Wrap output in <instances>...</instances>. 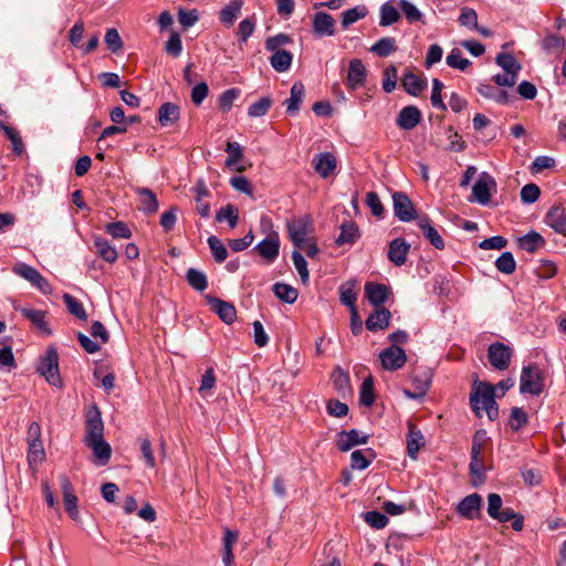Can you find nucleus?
<instances>
[{"instance_id": "nucleus-1", "label": "nucleus", "mask_w": 566, "mask_h": 566, "mask_svg": "<svg viewBox=\"0 0 566 566\" xmlns=\"http://www.w3.org/2000/svg\"><path fill=\"white\" fill-rule=\"evenodd\" d=\"M513 386L514 379L512 378L501 380L495 387L488 382L475 381L470 394V405L475 416L482 417V412L485 411L490 420H495L499 417L495 390L499 389L503 396Z\"/></svg>"}, {"instance_id": "nucleus-2", "label": "nucleus", "mask_w": 566, "mask_h": 566, "mask_svg": "<svg viewBox=\"0 0 566 566\" xmlns=\"http://www.w3.org/2000/svg\"><path fill=\"white\" fill-rule=\"evenodd\" d=\"M544 389V379L542 371L535 366H524L521 371L520 391L539 396Z\"/></svg>"}, {"instance_id": "nucleus-3", "label": "nucleus", "mask_w": 566, "mask_h": 566, "mask_svg": "<svg viewBox=\"0 0 566 566\" xmlns=\"http://www.w3.org/2000/svg\"><path fill=\"white\" fill-rule=\"evenodd\" d=\"M36 369L45 377L50 385L54 387L62 386V379L59 373V355L54 348L48 349L45 356L40 359Z\"/></svg>"}, {"instance_id": "nucleus-4", "label": "nucleus", "mask_w": 566, "mask_h": 566, "mask_svg": "<svg viewBox=\"0 0 566 566\" xmlns=\"http://www.w3.org/2000/svg\"><path fill=\"white\" fill-rule=\"evenodd\" d=\"M14 274L28 281L32 286L38 289L43 294H50L52 292L51 284L49 281L33 266L18 262L12 268Z\"/></svg>"}, {"instance_id": "nucleus-5", "label": "nucleus", "mask_w": 566, "mask_h": 566, "mask_svg": "<svg viewBox=\"0 0 566 566\" xmlns=\"http://www.w3.org/2000/svg\"><path fill=\"white\" fill-rule=\"evenodd\" d=\"M496 189V181L489 172H481L475 184L472 186L471 202H478L481 206H488L491 199V191Z\"/></svg>"}, {"instance_id": "nucleus-6", "label": "nucleus", "mask_w": 566, "mask_h": 566, "mask_svg": "<svg viewBox=\"0 0 566 566\" xmlns=\"http://www.w3.org/2000/svg\"><path fill=\"white\" fill-rule=\"evenodd\" d=\"M513 352L510 346L504 343H493L488 348V358L491 366L496 370H505L509 368Z\"/></svg>"}, {"instance_id": "nucleus-7", "label": "nucleus", "mask_w": 566, "mask_h": 566, "mask_svg": "<svg viewBox=\"0 0 566 566\" xmlns=\"http://www.w3.org/2000/svg\"><path fill=\"white\" fill-rule=\"evenodd\" d=\"M379 359L384 369L394 371L406 364L407 356L400 346L391 345L380 352Z\"/></svg>"}, {"instance_id": "nucleus-8", "label": "nucleus", "mask_w": 566, "mask_h": 566, "mask_svg": "<svg viewBox=\"0 0 566 566\" xmlns=\"http://www.w3.org/2000/svg\"><path fill=\"white\" fill-rule=\"evenodd\" d=\"M394 213L402 222L411 221L416 216L415 207L409 197L403 192L392 195Z\"/></svg>"}, {"instance_id": "nucleus-9", "label": "nucleus", "mask_w": 566, "mask_h": 566, "mask_svg": "<svg viewBox=\"0 0 566 566\" xmlns=\"http://www.w3.org/2000/svg\"><path fill=\"white\" fill-rule=\"evenodd\" d=\"M367 77V70L365 64L359 59H353L349 61L346 85L349 90H357L365 85Z\"/></svg>"}, {"instance_id": "nucleus-10", "label": "nucleus", "mask_w": 566, "mask_h": 566, "mask_svg": "<svg viewBox=\"0 0 566 566\" xmlns=\"http://www.w3.org/2000/svg\"><path fill=\"white\" fill-rule=\"evenodd\" d=\"M312 25L314 33L319 38L333 36L336 33L335 19L324 11L314 14Z\"/></svg>"}, {"instance_id": "nucleus-11", "label": "nucleus", "mask_w": 566, "mask_h": 566, "mask_svg": "<svg viewBox=\"0 0 566 566\" xmlns=\"http://www.w3.org/2000/svg\"><path fill=\"white\" fill-rule=\"evenodd\" d=\"M104 438V424L101 417V412L97 407H93L86 419V436L85 442L103 439Z\"/></svg>"}, {"instance_id": "nucleus-12", "label": "nucleus", "mask_w": 566, "mask_h": 566, "mask_svg": "<svg viewBox=\"0 0 566 566\" xmlns=\"http://www.w3.org/2000/svg\"><path fill=\"white\" fill-rule=\"evenodd\" d=\"M308 228L310 220L307 218H302L287 222L289 235L293 244L296 247V249H301L305 243L306 235L308 233Z\"/></svg>"}, {"instance_id": "nucleus-13", "label": "nucleus", "mask_w": 566, "mask_h": 566, "mask_svg": "<svg viewBox=\"0 0 566 566\" xmlns=\"http://www.w3.org/2000/svg\"><path fill=\"white\" fill-rule=\"evenodd\" d=\"M206 298L212 311L220 317L222 322L226 324H231L235 321L237 310L231 303L209 295H207Z\"/></svg>"}, {"instance_id": "nucleus-14", "label": "nucleus", "mask_w": 566, "mask_h": 566, "mask_svg": "<svg viewBox=\"0 0 566 566\" xmlns=\"http://www.w3.org/2000/svg\"><path fill=\"white\" fill-rule=\"evenodd\" d=\"M482 496L478 493H472L465 496L458 504V512L465 518L474 520L480 516V511L482 506Z\"/></svg>"}, {"instance_id": "nucleus-15", "label": "nucleus", "mask_w": 566, "mask_h": 566, "mask_svg": "<svg viewBox=\"0 0 566 566\" xmlns=\"http://www.w3.org/2000/svg\"><path fill=\"white\" fill-rule=\"evenodd\" d=\"M93 452V463L98 467L106 465L112 455L109 443L103 438L85 442Z\"/></svg>"}, {"instance_id": "nucleus-16", "label": "nucleus", "mask_w": 566, "mask_h": 566, "mask_svg": "<svg viewBox=\"0 0 566 566\" xmlns=\"http://www.w3.org/2000/svg\"><path fill=\"white\" fill-rule=\"evenodd\" d=\"M367 441H368V434H366L361 431H358L356 429H352L349 431L339 432L338 440H337V447L340 451L347 452L356 446L367 443Z\"/></svg>"}, {"instance_id": "nucleus-17", "label": "nucleus", "mask_w": 566, "mask_h": 566, "mask_svg": "<svg viewBox=\"0 0 566 566\" xmlns=\"http://www.w3.org/2000/svg\"><path fill=\"white\" fill-rule=\"evenodd\" d=\"M254 250L269 263H273L280 252V241L277 234L270 235L259 242Z\"/></svg>"}, {"instance_id": "nucleus-18", "label": "nucleus", "mask_w": 566, "mask_h": 566, "mask_svg": "<svg viewBox=\"0 0 566 566\" xmlns=\"http://www.w3.org/2000/svg\"><path fill=\"white\" fill-rule=\"evenodd\" d=\"M410 244L402 238L394 239L388 247L387 256L390 262L397 266H401L406 263Z\"/></svg>"}, {"instance_id": "nucleus-19", "label": "nucleus", "mask_w": 566, "mask_h": 566, "mask_svg": "<svg viewBox=\"0 0 566 566\" xmlns=\"http://www.w3.org/2000/svg\"><path fill=\"white\" fill-rule=\"evenodd\" d=\"M545 223L559 234H566V211L560 206L552 207L545 216Z\"/></svg>"}, {"instance_id": "nucleus-20", "label": "nucleus", "mask_w": 566, "mask_h": 566, "mask_svg": "<svg viewBox=\"0 0 566 566\" xmlns=\"http://www.w3.org/2000/svg\"><path fill=\"white\" fill-rule=\"evenodd\" d=\"M421 119V112L416 106L403 107L397 117V125L401 129L410 130L415 128Z\"/></svg>"}, {"instance_id": "nucleus-21", "label": "nucleus", "mask_w": 566, "mask_h": 566, "mask_svg": "<svg viewBox=\"0 0 566 566\" xmlns=\"http://www.w3.org/2000/svg\"><path fill=\"white\" fill-rule=\"evenodd\" d=\"M315 171L322 177L327 178L336 169V158L331 153H321L313 159Z\"/></svg>"}, {"instance_id": "nucleus-22", "label": "nucleus", "mask_w": 566, "mask_h": 566, "mask_svg": "<svg viewBox=\"0 0 566 566\" xmlns=\"http://www.w3.org/2000/svg\"><path fill=\"white\" fill-rule=\"evenodd\" d=\"M135 193L139 199V209L147 214H153L158 210V200L156 195L148 188L137 187Z\"/></svg>"}, {"instance_id": "nucleus-23", "label": "nucleus", "mask_w": 566, "mask_h": 566, "mask_svg": "<svg viewBox=\"0 0 566 566\" xmlns=\"http://www.w3.org/2000/svg\"><path fill=\"white\" fill-rule=\"evenodd\" d=\"M364 290L366 298L375 306L382 305L388 298V287L384 284L367 282Z\"/></svg>"}, {"instance_id": "nucleus-24", "label": "nucleus", "mask_w": 566, "mask_h": 566, "mask_svg": "<svg viewBox=\"0 0 566 566\" xmlns=\"http://www.w3.org/2000/svg\"><path fill=\"white\" fill-rule=\"evenodd\" d=\"M418 227L421 230L423 237L438 250L444 248V241L438 230L432 227L428 217L418 219Z\"/></svg>"}, {"instance_id": "nucleus-25", "label": "nucleus", "mask_w": 566, "mask_h": 566, "mask_svg": "<svg viewBox=\"0 0 566 566\" xmlns=\"http://www.w3.org/2000/svg\"><path fill=\"white\" fill-rule=\"evenodd\" d=\"M391 313L385 307L377 308L366 319V328L370 332L385 329L389 325Z\"/></svg>"}, {"instance_id": "nucleus-26", "label": "nucleus", "mask_w": 566, "mask_h": 566, "mask_svg": "<svg viewBox=\"0 0 566 566\" xmlns=\"http://www.w3.org/2000/svg\"><path fill=\"white\" fill-rule=\"evenodd\" d=\"M424 437L422 432L413 424H409V432L407 436V454L412 460L418 457L419 450L424 446Z\"/></svg>"}, {"instance_id": "nucleus-27", "label": "nucleus", "mask_w": 566, "mask_h": 566, "mask_svg": "<svg viewBox=\"0 0 566 566\" xmlns=\"http://www.w3.org/2000/svg\"><path fill=\"white\" fill-rule=\"evenodd\" d=\"M94 252L105 262L114 263L117 258V251L105 238L95 237L93 241Z\"/></svg>"}, {"instance_id": "nucleus-28", "label": "nucleus", "mask_w": 566, "mask_h": 566, "mask_svg": "<svg viewBox=\"0 0 566 566\" xmlns=\"http://www.w3.org/2000/svg\"><path fill=\"white\" fill-rule=\"evenodd\" d=\"M360 237L358 226L354 221L342 223L340 233L336 239L337 245L349 244L353 245Z\"/></svg>"}, {"instance_id": "nucleus-29", "label": "nucleus", "mask_w": 566, "mask_h": 566, "mask_svg": "<svg viewBox=\"0 0 566 566\" xmlns=\"http://www.w3.org/2000/svg\"><path fill=\"white\" fill-rule=\"evenodd\" d=\"M243 7L242 0H231L219 12V20L226 27L233 25Z\"/></svg>"}, {"instance_id": "nucleus-30", "label": "nucleus", "mask_w": 566, "mask_h": 566, "mask_svg": "<svg viewBox=\"0 0 566 566\" xmlns=\"http://www.w3.org/2000/svg\"><path fill=\"white\" fill-rule=\"evenodd\" d=\"M179 116V107L170 102L164 103L158 109V122L163 127L175 124Z\"/></svg>"}, {"instance_id": "nucleus-31", "label": "nucleus", "mask_w": 566, "mask_h": 566, "mask_svg": "<svg viewBox=\"0 0 566 566\" xmlns=\"http://www.w3.org/2000/svg\"><path fill=\"white\" fill-rule=\"evenodd\" d=\"M237 541H238V533L232 532L229 528H227L224 531L223 541H222L223 542L222 543V562H223L224 566H233L234 556L232 553V548H233V545L237 543Z\"/></svg>"}, {"instance_id": "nucleus-32", "label": "nucleus", "mask_w": 566, "mask_h": 566, "mask_svg": "<svg viewBox=\"0 0 566 566\" xmlns=\"http://www.w3.org/2000/svg\"><path fill=\"white\" fill-rule=\"evenodd\" d=\"M304 85L300 82L294 83L291 87V95L290 98H287L284 104L286 105V113L289 115H295L298 112L300 104L303 101L304 97Z\"/></svg>"}, {"instance_id": "nucleus-33", "label": "nucleus", "mask_w": 566, "mask_h": 566, "mask_svg": "<svg viewBox=\"0 0 566 566\" xmlns=\"http://www.w3.org/2000/svg\"><path fill=\"white\" fill-rule=\"evenodd\" d=\"M20 312L22 315L28 318L32 324H34L41 332L46 335L51 334V331L45 322V312L36 308H28L21 307Z\"/></svg>"}, {"instance_id": "nucleus-34", "label": "nucleus", "mask_w": 566, "mask_h": 566, "mask_svg": "<svg viewBox=\"0 0 566 566\" xmlns=\"http://www.w3.org/2000/svg\"><path fill=\"white\" fill-rule=\"evenodd\" d=\"M293 61V54L290 51L281 50L273 52L270 57L271 66L280 73L286 72L290 70Z\"/></svg>"}, {"instance_id": "nucleus-35", "label": "nucleus", "mask_w": 566, "mask_h": 566, "mask_svg": "<svg viewBox=\"0 0 566 566\" xmlns=\"http://www.w3.org/2000/svg\"><path fill=\"white\" fill-rule=\"evenodd\" d=\"M357 293L355 291V282L347 281L339 286V301L349 310L356 308Z\"/></svg>"}, {"instance_id": "nucleus-36", "label": "nucleus", "mask_w": 566, "mask_h": 566, "mask_svg": "<svg viewBox=\"0 0 566 566\" xmlns=\"http://www.w3.org/2000/svg\"><path fill=\"white\" fill-rule=\"evenodd\" d=\"M273 293L280 301L287 304H293L298 296L297 290L285 283H275L273 285Z\"/></svg>"}, {"instance_id": "nucleus-37", "label": "nucleus", "mask_w": 566, "mask_h": 566, "mask_svg": "<svg viewBox=\"0 0 566 566\" xmlns=\"http://www.w3.org/2000/svg\"><path fill=\"white\" fill-rule=\"evenodd\" d=\"M495 62L504 72L515 74L516 77L522 69L521 64L510 53H499L495 57Z\"/></svg>"}, {"instance_id": "nucleus-38", "label": "nucleus", "mask_w": 566, "mask_h": 566, "mask_svg": "<svg viewBox=\"0 0 566 566\" xmlns=\"http://www.w3.org/2000/svg\"><path fill=\"white\" fill-rule=\"evenodd\" d=\"M544 243L543 237L535 231H531L518 239V247L527 252H534Z\"/></svg>"}, {"instance_id": "nucleus-39", "label": "nucleus", "mask_w": 566, "mask_h": 566, "mask_svg": "<svg viewBox=\"0 0 566 566\" xmlns=\"http://www.w3.org/2000/svg\"><path fill=\"white\" fill-rule=\"evenodd\" d=\"M368 11L365 6H357L355 8L345 10L342 13V27L347 29L349 25L354 24L358 20L365 18Z\"/></svg>"}, {"instance_id": "nucleus-40", "label": "nucleus", "mask_w": 566, "mask_h": 566, "mask_svg": "<svg viewBox=\"0 0 566 566\" xmlns=\"http://www.w3.org/2000/svg\"><path fill=\"white\" fill-rule=\"evenodd\" d=\"M186 279L189 285L196 291L202 292L208 287L206 274L197 269H189L186 273Z\"/></svg>"}, {"instance_id": "nucleus-41", "label": "nucleus", "mask_w": 566, "mask_h": 566, "mask_svg": "<svg viewBox=\"0 0 566 566\" xmlns=\"http://www.w3.org/2000/svg\"><path fill=\"white\" fill-rule=\"evenodd\" d=\"M396 51V40L390 36L379 39L371 48L370 52L378 56L386 57Z\"/></svg>"}, {"instance_id": "nucleus-42", "label": "nucleus", "mask_w": 566, "mask_h": 566, "mask_svg": "<svg viewBox=\"0 0 566 566\" xmlns=\"http://www.w3.org/2000/svg\"><path fill=\"white\" fill-rule=\"evenodd\" d=\"M400 19V14L398 10L391 6L389 2H385L380 7V19H379V25L381 27H389L394 23H396Z\"/></svg>"}, {"instance_id": "nucleus-43", "label": "nucleus", "mask_w": 566, "mask_h": 566, "mask_svg": "<svg viewBox=\"0 0 566 566\" xmlns=\"http://www.w3.org/2000/svg\"><path fill=\"white\" fill-rule=\"evenodd\" d=\"M375 401L373 377L364 379L359 390V402L365 407H370Z\"/></svg>"}, {"instance_id": "nucleus-44", "label": "nucleus", "mask_w": 566, "mask_h": 566, "mask_svg": "<svg viewBox=\"0 0 566 566\" xmlns=\"http://www.w3.org/2000/svg\"><path fill=\"white\" fill-rule=\"evenodd\" d=\"M273 104V99L270 96H264L252 103L248 108V115L250 117H262L264 116Z\"/></svg>"}, {"instance_id": "nucleus-45", "label": "nucleus", "mask_w": 566, "mask_h": 566, "mask_svg": "<svg viewBox=\"0 0 566 566\" xmlns=\"http://www.w3.org/2000/svg\"><path fill=\"white\" fill-rule=\"evenodd\" d=\"M402 85L408 94L417 96L423 90L424 82L409 72L403 76Z\"/></svg>"}, {"instance_id": "nucleus-46", "label": "nucleus", "mask_w": 566, "mask_h": 566, "mask_svg": "<svg viewBox=\"0 0 566 566\" xmlns=\"http://www.w3.org/2000/svg\"><path fill=\"white\" fill-rule=\"evenodd\" d=\"M447 64L460 71H464L471 64V62L465 59L460 49H452L446 59Z\"/></svg>"}, {"instance_id": "nucleus-47", "label": "nucleus", "mask_w": 566, "mask_h": 566, "mask_svg": "<svg viewBox=\"0 0 566 566\" xmlns=\"http://www.w3.org/2000/svg\"><path fill=\"white\" fill-rule=\"evenodd\" d=\"M208 245L216 262L221 263L227 259L228 250L216 235H210L208 238Z\"/></svg>"}, {"instance_id": "nucleus-48", "label": "nucleus", "mask_w": 566, "mask_h": 566, "mask_svg": "<svg viewBox=\"0 0 566 566\" xmlns=\"http://www.w3.org/2000/svg\"><path fill=\"white\" fill-rule=\"evenodd\" d=\"M63 301L67 307V311L77 317L81 321H85L87 318V314L82 305V303L76 300L74 296L70 294L63 295Z\"/></svg>"}, {"instance_id": "nucleus-49", "label": "nucleus", "mask_w": 566, "mask_h": 566, "mask_svg": "<svg viewBox=\"0 0 566 566\" xmlns=\"http://www.w3.org/2000/svg\"><path fill=\"white\" fill-rule=\"evenodd\" d=\"M496 269L504 274H511L515 271L516 263L511 252H503L495 261Z\"/></svg>"}, {"instance_id": "nucleus-50", "label": "nucleus", "mask_w": 566, "mask_h": 566, "mask_svg": "<svg viewBox=\"0 0 566 566\" xmlns=\"http://www.w3.org/2000/svg\"><path fill=\"white\" fill-rule=\"evenodd\" d=\"M292 42V38L285 33H277L265 40V50L270 52L281 51L282 46H285Z\"/></svg>"}, {"instance_id": "nucleus-51", "label": "nucleus", "mask_w": 566, "mask_h": 566, "mask_svg": "<svg viewBox=\"0 0 566 566\" xmlns=\"http://www.w3.org/2000/svg\"><path fill=\"white\" fill-rule=\"evenodd\" d=\"M105 230L114 239H129L132 237V231L127 224L122 221L108 223Z\"/></svg>"}, {"instance_id": "nucleus-52", "label": "nucleus", "mask_w": 566, "mask_h": 566, "mask_svg": "<svg viewBox=\"0 0 566 566\" xmlns=\"http://www.w3.org/2000/svg\"><path fill=\"white\" fill-rule=\"evenodd\" d=\"M528 417L526 412L520 407H513L511 409L509 424L513 431H518L522 427L527 423Z\"/></svg>"}, {"instance_id": "nucleus-53", "label": "nucleus", "mask_w": 566, "mask_h": 566, "mask_svg": "<svg viewBox=\"0 0 566 566\" xmlns=\"http://www.w3.org/2000/svg\"><path fill=\"white\" fill-rule=\"evenodd\" d=\"M218 222L228 221L230 228H235L238 224L239 216L232 205L222 207L216 216Z\"/></svg>"}, {"instance_id": "nucleus-54", "label": "nucleus", "mask_w": 566, "mask_h": 566, "mask_svg": "<svg viewBox=\"0 0 566 566\" xmlns=\"http://www.w3.org/2000/svg\"><path fill=\"white\" fill-rule=\"evenodd\" d=\"M292 260L297 273L301 276L303 283H307L310 273L307 270V262L298 250L292 252Z\"/></svg>"}, {"instance_id": "nucleus-55", "label": "nucleus", "mask_w": 566, "mask_h": 566, "mask_svg": "<svg viewBox=\"0 0 566 566\" xmlns=\"http://www.w3.org/2000/svg\"><path fill=\"white\" fill-rule=\"evenodd\" d=\"M255 25H256V22H255V19L254 18H245L244 20H242L240 23H239V27H238V36H239V41L244 43L248 41V39L253 34L254 30H255Z\"/></svg>"}, {"instance_id": "nucleus-56", "label": "nucleus", "mask_w": 566, "mask_h": 566, "mask_svg": "<svg viewBox=\"0 0 566 566\" xmlns=\"http://www.w3.org/2000/svg\"><path fill=\"white\" fill-rule=\"evenodd\" d=\"M430 385H431V376L428 373H424L421 384L417 385V389L415 391L405 389L403 395L409 399H421L428 391Z\"/></svg>"}, {"instance_id": "nucleus-57", "label": "nucleus", "mask_w": 566, "mask_h": 566, "mask_svg": "<svg viewBox=\"0 0 566 566\" xmlns=\"http://www.w3.org/2000/svg\"><path fill=\"white\" fill-rule=\"evenodd\" d=\"M240 93L241 91L235 87L224 91L219 97V107L223 112H228L232 107L234 101L240 96Z\"/></svg>"}, {"instance_id": "nucleus-58", "label": "nucleus", "mask_w": 566, "mask_h": 566, "mask_svg": "<svg viewBox=\"0 0 566 566\" xmlns=\"http://www.w3.org/2000/svg\"><path fill=\"white\" fill-rule=\"evenodd\" d=\"M399 6H400V9H401L402 13L405 14L406 19L410 23L420 21L422 19L421 11L410 1L400 0Z\"/></svg>"}, {"instance_id": "nucleus-59", "label": "nucleus", "mask_w": 566, "mask_h": 566, "mask_svg": "<svg viewBox=\"0 0 566 566\" xmlns=\"http://www.w3.org/2000/svg\"><path fill=\"white\" fill-rule=\"evenodd\" d=\"M398 70L395 65L385 69L382 88L386 93H391L396 88Z\"/></svg>"}, {"instance_id": "nucleus-60", "label": "nucleus", "mask_w": 566, "mask_h": 566, "mask_svg": "<svg viewBox=\"0 0 566 566\" xmlns=\"http://www.w3.org/2000/svg\"><path fill=\"white\" fill-rule=\"evenodd\" d=\"M442 88H443V83L440 80L434 78L432 81V92H431L430 99H431V104L433 107L439 108L441 111H446L447 105L443 103L442 95H441Z\"/></svg>"}, {"instance_id": "nucleus-61", "label": "nucleus", "mask_w": 566, "mask_h": 566, "mask_svg": "<svg viewBox=\"0 0 566 566\" xmlns=\"http://www.w3.org/2000/svg\"><path fill=\"white\" fill-rule=\"evenodd\" d=\"M365 522L376 530H381L388 524V517L378 511H369L365 514Z\"/></svg>"}, {"instance_id": "nucleus-62", "label": "nucleus", "mask_w": 566, "mask_h": 566, "mask_svg": "<svg viewBox=\"0 0 566 566\" xmlns=\"http://www.w3.org/2000/svg\"><path fill=\"white\" fill-rule=\"evenodd\" d=\"M105 43L111 52L117 53L123 48V41L118 31L114 28H111L106 31L105 34Z\"/></svg>"}, {"instance_id": "nucleus-63", "label": "nucleus", "mask_w": 566, "mask_h": 566, "mask_svg": "<svg viewBox=\"0 0 566 566\" xmlns=\"http://www.w3.org/2000/svg\"><path fill=\"white\" fill-rule=\"evenodd\" d=\"M521 200L523 203H534L541 195V190L535 184H527L521 189Z\"/></svg>"}, {"instance_id": "nucleus-64", "label": "nucleus", "mask_w": 566, "mask_h": 566, "mask_svg": "<svg viewBox=\"0 0 566 566\" xmlns=\"http://www.w3.org/2000/svg\"><path fill=\"white\" fill-rule=\"evenodd\" d=\"M165 51L172 55L174 57H178L182 52V42L181 38L177 32H172L166 42Z\"/></svg>"}]
</instances>
